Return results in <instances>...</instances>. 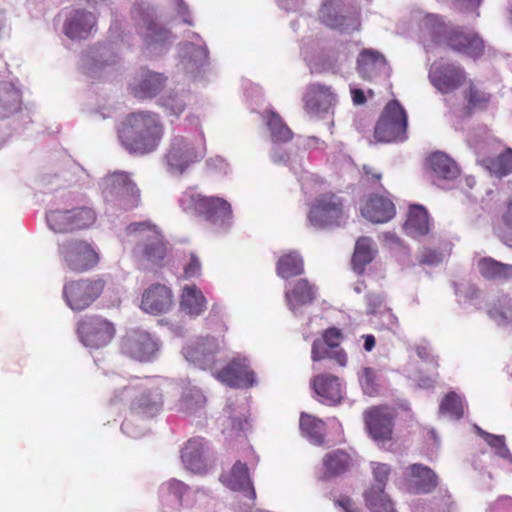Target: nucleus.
<instances>
[{
  "mask_svg": "<svg viewBox=\"0 0 512 512\" xmlns=\"http://www.w3.org/2000/svg\"><path fill=\"white\" fill-rule=\"evenodd\" d=\"M46 220L50 229L56 233L72 231L70 210L50 211L46 216Z\"/></svg>",
  "mask_w": 512,
  "mask_h": 512,
  "instance_id": "44",
  "label": "nucleus"
},
{
  "mask_svg": "<svg viewBox=\"0 0 512 512\" xmlns=\"http://www.w3.org/2000/svg\"><path fill=\"white\" fill-rule=\"evenodd\" d=\"M423 29L435 43L445 42L454 51L473 59L481 57L484 53V41L478 34L449 29L437 15H427L423 21Z\"/></svg>",
  "mask_w": 512,
  "mask_h": 512,
  "instance_id": "2",
  "label": "nucleus"
},
{
  "mask_svg": "<svg viewBox=\"0 0 512 512\" xmlns=\"http://www.w3.org/2000/svg\"><path fill=\"white\" fill-rule=\"evenodd\" d=\"M363 339H364V349L367 352L372 351L376 344L375 337L371 334H367V335L363 336Z\"/></svg>",
  "mask_w": 512,
  "mask_h": 512,
  "instance_id": "60",
  "label": "nucleus"
},
{
  "mask_svg": "<svg viewBox=\"0 0 512 512\" xmlns=\"http://www.w3.org/2000/svg\"><path fill=\"white\" fill-rule=\"evenodd\" d=\"M180 307L186 314L197 317L206 310L207 301L196 285H185L180 297Z\"/></svg>",
  "mask_w": 512,
  "mask_h": 512,
  "instance_id": "33",
  "label": "nucleus"
},
{
  "mask_svg": "<svg viewBox=\"0 0 512 512\" xmlns=\"http://www.w3.org/2000/svg\"><path fill=\"white\" fill-rule=\"evenodd\" d=\"M356 466L354 456L345 449L337 448L324 454L318 479L328 481L342 477Z\"/></svg>",
  "mask_w": 512,
  "mask_h": 512,
  "instance_id": "18",
  "label": "nucleus"
},
{
  "mask_svg": "<svg viewBox=\"0 0 512 512\" xmlns=\"http://www.w3.org/2000/svg\"><path fill=\"white\" fill-rule=\"evenodd\" d=\"M336 102L331 88L321 84H312L304 96L305 110L314 115L328 112Z\"/></svg>",
  "mask_w": 512,
  "mask_h": 512,
  "instance_id": "24",
  "label": "nucleus"
},
{
  "mask_svg": "<svg viewBox=\"0 0 512 512\" xmlns=\"http://www.w3.org/2000/svg\"><path fill=\"white\" fill-rule=\"evenodd\" d=\"M3 25H4V17H3L2 11L0 10V30L2 29Z\"/></svg>",
  "mask_w": 512,
  "mask_h": 512,
  "instance_id": "64",
  "label": "nucleus"
},
{
  "mask_svg": "<svg viewBox=\"0 0 512 512\" xmlns=\"http://www.w3.org/2000/svg\"><path fill=\"white\" fill-rule=\"evenodd\" d=\"M204 157L201 144L195 145L182 136H175L170 144L166 160L172 171L183 173L191 164Z\"/></svg>",
  "mask_w": 512,
  "mask_h": 512,
  "instance_id": "14",
  "label": "nucleus"
},
{
  "mask_svg": "<svg viewBox=\"0 0 512 512\" xmlns=\"http://www.w3.org/2000/svg\"><path fill=\"white\" fill-rule=\"evenodd\" d=\"M164 135V126L153 112L130 113L119 130L122 145L131 153L147 154L157 149Z\"/></svg>",
  "mask_w": 512,
  "mask_h": 512,
  "instance_id": "1",
  "label": "nucleus"
},
{
  "mask_svg": "<svg viewBox=\"0 0 512 512\" xmlns=\"http://www.w3.org/2000/svg\"><path fill=\"white\" fill-rule=\"evenodd\" d=\"M362 385L365 391L370 395L377 391V374L373 368H364L362 376Z\"/></svg>",
  "mask_w": 512,
  "mask_h": 512,
  "instance_id": "51",
  "label": "nucleus"
},
{
  "mask_svg": "<svg viewBox=\"0 0 512 512\" xmlns=\"http://www.w3.org/2000/svg\"><path fill=\"white\" fill-rule=\"evenodd\" d=\"M160 493L163 500H168L169 497L173 496L178 501L179 505L186 508H192L196 505L197 496L199 494L205 496L204 491L192 490L185 483L176 479H170L162 484Z\"/></svg>",
  "mask_w": 512,
  "mask_h": 512,
  "instance_id": "27",
  "label": "nucleus"
},
{
  "mask_svg": "<svg viewBox=\"0 0 512 512\" xmlns=\"http://www.w3.org/2000/svg\"><path fill=\"white\" fill-rule=\"evenodd\" d=\"M370 465L374 483L364 494L366 504L373 512L391 511V499L385 493L391 467L381 462H371Z\"/></svg>",
  "mask_w": 512,
  "mask_h": 512,
  "instance_id": "12",
  "label": "nucleus"
},
{
  "mask_svg": "<svg viewBox=\"0 0 512 512\" xmlns=\"http://www.w3.org/2000/svg\"><path fill=\"white\" fill-rule=\"evenodd\" d=\"M464 99L467 102L468 109H484L490 101V94L479 89L473 82L464 91Z\"/></svg>",
  "mask_w": 512,
  "mask_h": 512,
  "instance_id": "45",
  "label": "nucleus"
},
{
  "mask_svg": "<svg viewBox=\"0 0 512 512\" xmlns=\"http://www.w3.org/2000/svg\"><path fill=\"white\" fill-rule=\"evenodd\" d=\"M104 287L105 282L102 279L70 280L63 286V298L71 310L81 312L100 297Z\"/></svg>",
  "mask_w": 512,
  "mask_h": 512,
  "instance_id": "8",
  "label": "nucleus"
},
{
  "mask_svg": "<svg viewBox=\"0 0 512 512\" xmlns=\"http://www.w3.org/2000/svg\"><path fill=\"white\" fill-rule=\"evenodd\" d=\"M127 232L140 234L137 249L143 259L153 265L163 266L167 256V243L156 225L147 221L135 222L127 227Z\"/></svg>",
  "mask_w": 512,
  "mask_h": 512,
  "instance_id": "6",
  "label": "nucleus"
},
{
  "mask_svg": "<svg viewBox=\"0 0 512 512\" xmlns=\"http://www.w3.org/2000/svg\"><path fill=\"white\" fill-rule=\"evenodd\" d=\"M81 343L92 349H100L112 342L116 335L115 324L101 315H86L77 323Z\"/></svg>",
  "mask_w": 512,
  "mask_h": 512,
  "instance_id": "7",
  "label": "nucleus"
},
{
  "mask_svg": "<svg viewBox=\"0 0 512 512\" xmlns=\"http://www.w3.org/2000/svg\"><path fill=\"white\" fill-rule=\"evenodd\" d=\"M343 339L344 335L339 328L329 327L324 330L321 338L315 339L312 343V361L319 362L323 359H330L339 366L345 367L348 362V356L340 346Z\"/></svg>",
  "mask_w": 512,
  "mask_h": 512,
  "instance_id": "11",
  "label": "nucleus"
},
{
  "mask_svg": "<svg viewBox=\"0 0 512 512\" xmlns=\"http://www.w3.org/2000/svg\"><path fill=\"white\" fill-rule=\"evenodd\" d=\"M201 263L195 255H191L189 262L184 267V277L192 278L200 274Z\"/></svg>",
  "mask_w": 512,
  "mask_h": 512,
  "instance_id": "53",
  "label": "nucleus"
},
{
  "mask_svg": "<svg viewBox=\"0 0 512 512\" xmlns=\"http://www.w3.org/2000/svg\"><path fill=\"white\" fill-rule=\"evenodd\" d=\"M157 349V343L151 335L140 330L127 333L121 341L122 352L139 361L149 360Z\"/></svg>",
  "mask_w": 512,
  "mask_h": 512,
  "instance_id": "19",
  "label": "nucleus"
},
{
  "mask_svg": "<svg viewBox=\"0 0 512 512\" xmlns=\"http://www.w3.org/2000/svg\"><path fill=\"white\" fill-rule=\"evenodd\" d=\"M299 428L302 435L312 444L322 446L325 443L326 424L323 420L302 412L300 414Z\"/></svg>",
  "mask_w": 512,
  "mask_h": 512,
  "instance_id": "35",
  "label": "nucleus"
},
{
  "mask_svg": "<svg viewBox=\"0 0 512 512\" xmlns=\"http://www.w3.org/2000/svg\"><path fill=\"white\" fill-rule=\"evenodd\" d=\"M479 273L488 280H509L512 278V264L502 263L492 257H483L477 264Z\"/></svg>",
  "mask_w": 512,
  "mask_h": 512,
  "instance_id": "38",
  "label": "nucleus"
},
{
  "mask_svg": "<svg viewBox=\"0 0 512 512\" xmlns=\"http://www.w3.org/2000/svg\"><path fill=\"white\" fill-rule=\"evenodd\" d=\"M360 210L362 216L373 223H385L391 220L396 213L392 200L378 194L370 195Z\"/></svg>",
  "mask_w": 512,
  "mask_h": 512,
  "instance_id": "22",
  "label": "nucleus"
},
{
  "mask_svg": "<svg viewBox=\"0 0 512 512\" xmlns=\"http://www.w3.org/2000/svg\"><path fill=\"white\" fill-rule=\"evenodd\" d=\"M351 94H352V100H353L354 104L362 105L366 102L365 94L361 89H352Z\"/></svg>",
  "mask_w": 512,
  "mask_h": 512,
  "instance_id": "58",
  "label": "nucleus"
},
{
  "mask_svg": "<svg viewBox=\"0 0 512 512\" xmlns=\"http://www.w3.org/2000/svg\"><path fill=\"white\" fill-rule=\"evenodd\" d=\"M196 399L197 403H199L200 405L204 404L205 402L204 396L199 391H196Z\"/></svg>",
  "mask_w": 512,
  "mask_h": 512,
  "instance_id": "63",
  "label": "nucleus"
},
{
  "mask_svg": "<svg viewBox=\"0 0 512 512\" xmlns=\"http://www.w3.org/2000/svg\"><path fill=\"white\" fill-rule=\"evenodd\" d=\"M231 425L235 430H243L247 425V418L245 416L232 418Z\"/></svg>",
  "mask_w": 512,
  "mask_h": 512,
  "instance_id": "59",
  "label": "nucleus"
},
{
  "mask_svg": "<svg viewBox=\"0 0 512 512\" xmlns=\"http://www.w3.org/2000/svg\"><path fill=\"white\" fill-rule=\"evenodd\" d=\"M102 192L106 198H119L130 208L140 201V190L126 172L108 174L102 181Z\"/></svg>",
  "mask_w": 512,
  "mask_h": 512,
  "instance_id": "16",
  "label": "nucleus"
},
{
  "mask_svg": "<svg viewBox=\"0 0 512 512\" xmlns=\"http://www.w3.org/2000/svg\"><path fill=\"white\" fill-rule=\"evenodd\" d=\"M145 24V41L147 44L162 43L170 38V32L158 25L154 20H147Z\"/></svg>",
  "mask_w": 512,
  "mask_h": 512,
  "instance_id": "48",
  "label": "nucleus"
},
{
  "mask_svg": "<svg viewBox=\"0 0 512 512\" xmlns=\"http://www.w3.org/2000/svg\"><path fill=\"white\" fill-rule=\"evenodd\" d=\"M438 374L436 373L434 378H426V379H420L419 385L424 388H430L434 386V383L436 381V377Z\"/></svg>",
  "mask_w": 512,
  "mask_h": 512,
  "instance_id": "62",
  "label": "nucleus"
},
{
  "mask_svg": "<svg viewBox=\"0 0 512 512\" xmlns=\"http://www.w3.org/2000/svg\"><path fill=\"white\" fill-rule=\"evenodd\" d=\"M430 218L428 211L421 205H412L404 229L412 237L424 236L430 232Z\"/></svg>",
  "mask_w": 512,
  "mask_h": 512,
  "instance_id": "34",
  "label": "nucleus"
},
{
  "mask_svg": "<svg viewBox=\"0 0 512 512\" xmlns=\"http://www.w3.org/2000/svg\"><path fill=\"white\" fill-rule=\"evenodd\" d=\"M209 448L202 437H194L187 441L181 452L185 467L193 473H206L210 467Z\"/></svg>",
  "mask_w": 512,
  "mask_h": 512,
  "instance_id": "20",
  "label": "nucleus"
},
{
  "mask_svg": "<svg viewBox=\"0 0 512 512\" xmlns=\"http://www.w3.org/2000/svg\"><path fill=\"white\" fill-rule=\"evenodd\" d=\"M426 164L437 179L452 181L460 175L457 163L440 151L429 155Z\"/></svg>",
  "mask_w": 512,
  "mask_h": 512,
  "instance_id": "30",
  "label": "nucleus"
},
{
  "mask_svg": "<svg viewBox=\"0 0 512 512\" xmlns=\"http://www.w3.org/2000/svg\"><path fill=\"white\" fill-rule=\"evenodd\" d=\"M96 24L95 16L85 10H76L65 24V34L71 39H85Z\"/></svg>",
  "mask_w": 512,
  "mask_h": 512,
  "instance_id": "31",
  "label": "nucleus"
},
{
  "mask_svg": "<svg viewBox=\"0 0 512 512\" xmlns=\"http://www.w3.org/2000/svg\"><path fill=\"white\" fill-rule=\"evenodd\" d=\"M408 470L413 489L416 493L428 494L438 486V476L430 467L414 463L408 467Z\"/></svg>",
  "mask_w": 512,
  "mask_h": 512,
  "instance_id": "29",
  "label": "nucleus"
},
{
  "mask_svg": "<svg viewBox=\"0 0 512 512\" xmlns=\"http://www.w3.org/2000/svg\"><path fill=\"white\" fill-rule=\"evenodd\" d=\"M502 221L506 227L512 229V197L506 202V209L502 214Z\"/></svg>",
  "mask_w": 512,
  "mask_h": 512,
  "instance_id": "57",
  "label": "nucleus"
},
{
  "mask_svg": "<svg viewBox=\"0 0 512 512\" xmlns=\"http://www.w3.org/2000/svg\"><path fill=\"white\" fill-rule=\"evenodd\" d=\"M311 383L321 403L332 406L341 402L343 395L338 377L328 373H321L315 375Z\"/></svg>",
  "mask_w": 512,
  "mask_h": 512,
  "instance_id": "23",
  "label": "nucleus"
},
{
  "mask_svg": "<svg viewBox=\"0 0 512 512\" xmlns=\"http://www.w3.org/2000/svg\"><path fill=\"white\" fill-rule=\"evenodd\" d=\"M337 504L345 511V512H360L359 508L353 502V500L349 497H342L337 501Z\"/></svg>",
  "mask_w": 512,
  "mask_h": 512,
  "instance_id": "54",
  "label": "nucleus"
},
{
  "mask_svg": "<svg viewBox=\"0 0 512 512\" xmlns=\"http://www.w3.org/2000/svg\"><path fill=\"white\" fill-rule=\"evenodd\" d=\"M166 78L159 73L143 70L131 84V92L135 97L145 99L156 96L164 87Z\"/></svg>",
  "mask_w": 512,
  "mask_h": 512,
  "instance_id": "28",
  "label": "nucleus"
},
{
  "mask_svg": "<svg viewBox=\"0 0 512 512\" xmlns=\"http://www.w3.org/2000/svg\"><path fill=\"white\" fill-rule=\"evenodd\" d=\"M396 412L387 405H376L363 412V422L368 436L377 443L393 439Z\"/></svg>",
  "mask_w": 512,
  "mask_h": 512,
  "instance_id": "10",
  "label": "nucleus"
},
{
  "mask_svg": "<svg viewBox=\"0 0 512 512\" xmlns=\"http://www.w3.org/2000/svg\"><path fill=\"white\" fill-rule=\"evenodd\" d=\"M162 106L174 116H179L186 108L185 95H167L162 102Z\"/></svg>",
  "mask_w": 512,
  "mask_h": 512,
  "instance_id": "50",
  "label": "nucleus"
},
{
  "mask_svg": "<svg viewBox=\"0 0 512 512\" xmlns=\"http://www.w3.org/2000/svg\"><path fill=\"white\" fill-rule=\"evenodd\" d=\"M387 69V61L382 53L373 49H363L357 59V71L367 81L375 80Z\"/></svg>",
  "mask_w": 512,
  "mask_h": 512,
  "instance_id": "25",
  "label": "nucleus"
},
{
  "mask_svg": "<svg viewBox=\"0 0 512 512\" xmlns=\"http://www.w3.org/2000/svg\"><path fill=\"white\" fill-rule=\"evenodd\" d=\"M173 293L170 288L163 284H152L148 287L141 300V308L152 315L166 313L173 306Z\"/></svg>",
  "mask_w": 512,
  "mask_h": 512,
  "instance_id": "21",
  "label": "nucleus"
},
{
  "mask_svg": "<svg viewBox=\"0 0 512 512\" xmlns=\"http://www.w3.org/2000/svg\"><path fill=\"white\" fill-rule=\"evenodd\" d=\"M267 125L274 142H288L293 138V132L275 112L269 114Z\"/></svg>",
  "mask_w": 512,
  "mask_h": 512,
  "instance_id": "42",
  "label": "nucleus"
},
{
  "mask_svg": "<svg viewBox=\"0 0 512 512\" xmlns=\"http://www.w3.org/2000/svg\"><path fill=\"white\" fill-rule=\"evenodd\" d=\"M440 262V256L437 253H429L421 259V263L425 264H437Z\"/></svg>",
  "mask_w": 512,
  "mask_h": 512,
  "instance_id": "61",
  "label": "nucleus"
},
{
  "mask_svg": "<svg viewBox=\"0 0 512 512\" xmlns=\"http://www.w3.org/2000/svg\"><path fill=\"white\" fill-rule=\"evenodd\" d=\"M433 509L436 512H455L456 506L450 494L441 497H435L433 500Z\"/></svg>",
  "mask_w": 512,
  "mask_h": 512,
  "instance_id": "52",
  "label": "nucleus"
},
{
  "mask_svg": "<svg viewBox=\"0 0 512 512\" xmlns=\"http://www.w3.org/2000/svg\"><path fill=\"white\" fill-rule=\"evenodd\" d=\"M307 219L315 228L341 226L347 219L343 198L334 192L317 195L310 204Z\"/></svg>",
  "mask_w": 512,
  "mask_h": 512,
  "instance_id": "3",
  "label": "nucleus"
},
{
  "mask_svg": "<svg viewBox=\"0 0 512 512\" xmlns=\"http://www.w3.org/2000/svg\"><path fill=\"white\" fill-rule=\"evenodd\" d=\"M377 142H403L407 139V115L397 100H391L382 111L374 128Z\"/></svg>",
  "mask_w": 512,
  "mask_h": 512,
  "instance_id": "5",
  "label": "nucleus"
},
{
  "mask_svg": "<svg viewBox=\"0 0 512 512\" xmlns=\"http://www.w3.org/2000/svg\"><path fill=\"white\" fill-rule=\"evenodd\" d=\"M439 411L442 414H448L455 419H460L464 415L463 403L461 398L455 392H449L440 403Z\"/></svg>",
  "mask_w": 512,
  "mask_h": 512,
  "instance_id": "46",
  "label": "nucleus"
},
{
  "mask_svg": "<svg viewBox=\"0 0 512 512\" xmlns=\"http://www.w3.org/2000/svg\"><path fill=\"white\" fill-rule=\"evenodd\" d=\"M111 401L113 403L129 402L132 412L147 416L156 414L162 405L156 396L152 397L150 393H146L142 387L132 382L116 391Z\"/></svg>",
  "mask_w": 512,
  "mask_h": 512,
  "instance_id": "13",
  "label": "nucleus"
},
{
  "mask_svg": "<svg viewBox=\"0 0 512 512\" xmlns=\"http://www.w3.org/2000/svg\"><path fill=\"white\" fill-rule=\"evenodd\" d=\"M22 94L10 82H0V117L6 118L21 109Z\"/></svg>",
  "mask_w": 512,
  "mask_h": 512,
  "instance_id": "37",
  "label": "nucleus"
},
{
  "mask_svg": "<svg viewBox=\"0 0 512 512\" xmlns=\"http://www.w3.org/2000/svg\"><path fill=\"white\" fill-rule=\"evenodd\" d=\"M480 435L484 438L486 443L495 450L496 454L502 458H506L510 452L505 443V437L500 435H493L485 431H480Z\"/></svg>",
  "mask_w": 512,
  "mask_h": 512,
  "instance_id": "49",
  "label": "nucleus"
},
{
  "mask_svg": "<svg viewBox=\"0 0 512 512\" xmlns=\"http://www.w3.org/2000/svg\"><path fill=\"white\" fill-rule=\"evenodd\" d=\"M489 316L499 322L512 320V298L503 295L497 300V303L489 310Z\"/></svg>",
  "mask_w": 512,
  "mask_h": 512,
  "instance_id": "47",
  "label": "nucleus"
},
{
  "mask_svg": "<svg viewBox=\"0 0 512 512\" xmlns=\"http://www.w3.org/2000/svg\"><path fill=\"white\" fill-rule=\"evenodd\" d=\"M218 351V345L214 338H205L194 345L183 349L185 358L198 364L202 369L210 368L215 363V354Z\"/></svg>",
  "mask_w": 512,
  "mask_h": 512,
  "instance_id": "26",
  "label": "nucleus"
},
{
  "mask_svg": "<svg viewBox=\"0 0 512 512\" xmlns=\"http://www.w3.org/2000/svg\"><path fill=\"white\" fill-rule=\"evenodd\" d=\"M223 483L235 491H247L249 498H255V490L252 487V482L249 476V469L246 464L237 461L231 471L222 476Z\"/></svg>",
  "mask_w": 512,
  "mask_h": 512,
  "instance_id": "32",
  "label": "nucleus"
},
{
  "mask_svg": "<svg viewBox=\"0 0 512 512\" xmlns=\"http://www.w3.org/2000/svg\"><path fill=\"white\" fill-rule=\"evenodd\" d=\"M72 230L88 229L96 222L97 215L90 207H77L70 210Z\"/></svg>",
  "mask_w": 512,
  "mask_h": 512,
  "instance_id": "43",
  "label": "nucleus"
},
{
  "mask_svg": "<svg viewBox=\"0 0 512 512\" xmlns=\"http://www.w3.org/2000/svg\"><path fill=\"white\" fill-rule=\"evenodd\" d=\"M216 378L231 388H250L256 383L255 372L246 358H233L216 373Z\"/></svg>",
  "mask_w": 512,
  "mask_h": 512,
  "instance_id": "17",
  "label": "nucleus"
},
{
  "mask_svg": "<svg viewBox=\"0 0 512 512\" xmlns=\"http://www.w3.org/2000/svg\"><path fill=\"white\" fill-rule=\"evenodd\" d=\"M285 298L290 309L294 310L296 307L312 303L315 299V290L307 279H300L286 292Z\"/></svg>",
  "mask_w": 512,
  "mask_h": 512,
  "instance_id": "39",
  "label": "nucleus"
},
{
  "mask_svg": "<svg viewBox=\"0 0 512 512\" xmlns=\"http://www.w3.org/2000/svg\"><path fill=\"white\" fill-rule=\"evenodd\" d=\"M363 171L365 176L367 177V181L371 183H377L381 180L382 174L374 170L373 167L364 165Z\"/></svg>",
  "mask_w": 512,
  "mask_h": 512,
  "instance_id": "55",
  "label": "nucleus"
},
{
  "mask_svg": "<svg viewBox=\"0 0 512 512\" xmlns=\"http://www.w3.org/2000/svg\"><path fill=\"white\" fill-rule=\"evenodd\" d=\"M483 163L498 176L508 175L512 172V149L507 147L496 158H486Z\"/></svg>",
  "mask_w": 512,
  "mask_h": 512,
  "instance_id": "41",
  "label": "nucleus"
},
{
  "mask_svg": "<svg viewBox=\"0 0 512 512\" xmlns=\"http://www.w3.org/2000/svg\"><path fill=\"white\" fill-rule=\"evenodd\" d=\"M60 256L64 266L74 273H84L99 263L100 257L91 243L74 239L63 243L60 247Z\"/></svg>",
  "mask_w": 512,
  "mask_h": 512,
  "instance_id": "9",
  "label": "nucleus"
},
{
  "mask_svg": "<svg viewBox=\"0 0 512 512\" xmlns=\"http://www.w3.org/2000/svg\"><path fill=\"white\" fill-rule=\"evenodd\" d=\"M303 271V260L297 253L283 255L276 265L277 275L284 279L301 275Z\"/></svg>",
  "mask_w": 512,
  "mask_h": 512,
  "instance_id": "40",
  "label": "nucleus"
},
{
  "mask_svg": "<svg viewBox=\"0 0 512 512\" xmlns=\"http://www.w3.org/2000/svg\"><path fill=\"white\" fill-rule=\"evenodd\" d=\"M376 252L377 250L373 247V241L371 238L366 236L358 238L355 243V249L351 260L353 271L362 275L366 266L373 261Z\"/></svg>",
  "mask_w": 512,
  "mask_h": 512,
  "instance_id": "36",
  "label": "nucleus"
},
{
  "mask_svg": "<svg viewBox=\"0 0 512 512\" xmlns=\"http://www.w3.org/2000/svg\"><path fill=\"white\" fill-rule=\"evenodd\" d=\"M179 204L184 211L203 216L212 223H224L232 216L231 205L225 199L204 196L193 189L182 193Z\"/></svg>",
  "mask_w": 512,
  "mask_h": 512,
  "instance_id": "4",
  "label": "nucleus"
},
{
  "mask_svg": "<svg viewBox=\"0 0 512 512\" xmlns=\"http://www.w3.org/2000/svg\"><path fill=\"white\" fill-rule=\"evenodd\" d=\"M382 317L386 321L387 328L389 330H394V329L398 328V326H399L398 318L391 312V310L388 309L385 312H383Z\"/></svg>",
  "mask_w": 512,
  "mask_h": 512,
  "instance_id": "56",
  "label": "nucleus"
},
{
  "mask_svg": "<svg viewBox=\"0 0 512 512\" xmlns=\"http://www.w3.org/2000/svg\"><path fill=\"white\" fill-rule=\"evenodd\" d=\"M429 80L439 92L448 94L465 83L466 72L461 66L440 59L431 65Z\"/></svg>",
  "mask_w": 512,
  "mask_h": 512,
  "instance_id": "15",
  "label": "nucleus"
}]
</instances>
